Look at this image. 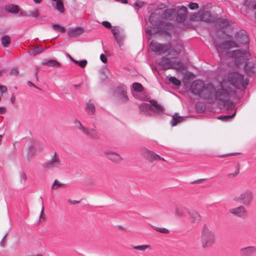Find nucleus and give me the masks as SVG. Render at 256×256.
I'll list each match as a JSON object with an SVG mask.
<instances>
[{
  "label": "nucleus",
  "mask_w": 256,
  "mask_h": 256,
  "mask_svg": "<svg viewBox=\"0 0 256 256\" xmlns=\"http://www.w3.org/2000/svg\"><path fill=\"white\" fill-rule=\"evenodd\" d=\"M169 81L172 83L174 85L179 86L181 84V82L180 80L174 76H170L168 78Z\"/></svg>",
  "instance_id": "4c0bfd02"
},
{
  "label": "nucleus",
  "mask_w": 256,
  "mask_h": 256,
  "mask_svg": "<svg viewBox=\"0 0 256 256\" xmlns=\"http://www.w3.org/2000/svg\"><path fill=\"white\" fill-rule=\"evenodd\" d=\"M150 248V246L148 244H144L142 246H134L133 247V248L135 250H140V251H144L146 249L148 248Z\"/></svg>",
  "instance_id": "ea45409f"
},
{
  "label": "nucleus",
  "mask_w": 256,
  "mask_h": 256,
  "mask_svg": "<svg viewBox=\"0 0 256 256\" xmlns=\"http://www.w3.org/2000/svg\"><path fill=\"white\" fill-rule=\"evenodd\" d=\"M146 32L148 34H150V35H152V34H153L152 30H146Z\"/></svg>",
  "instance_id": "0e129e2a"
},
{
  "label": "nucleus",
  "mask_w": 256,
  "mask_h": 256,
  "mask_svg": "<svg viewBox=\"0 0 256 256\" xmlns=\"http://www.w3.org/2000/svg\"><path fill=\"white\" fill-rule=\"evenodd\" d=\"M188 215L190 221L192 224H198L202 220L200 214L196 210H192L189 211Z\"/></svg>",
  "instance_id": "a211bd4d"
},
{
  "label": "nucleus",
  "mask_w": 256,
  "mask_h": 256,
  "mask_svg": "<svg viewBox=\"0 0 256 256\" xmlns=\"http://www.w3.org/2000/svg\"><path fill=\"white\" fill-rule=\"evenodd\" d=\"M152 228L155 230L160 233L168 234L170 232V230L164 228H158L155 226H153Z\"/></svg>",
  "instance_id": "f704fd0d"
},
{
  "label": "nucleus",
  "mask_w": 256,
  "mask_h": 256,
  "mask_svg": "<svg viewBox=\"0 0 256 256\" xmlns=\"http://www.w3.org/2000/svg\"><path fill=\"white\" fill-rule=\"evenodd\" d=\"M111 30L119 46H122L123 45L124 38V34L116 28H112Z\"/></svg>",
  "instance_id": "f3484780"
},
{
  "label": "nucleus",
  "mask_w": 256,
  "mask_h": 256,
  "mask_svg": "<svg viewBox=\"0 0 256 256\" xmlns=\"http://www.w3.org/2000/svg\"><path fill=\"white\" fill-rule=\"evenodd\" d=\"M84 32V30L82 28H76L70 29L68 30V34L70 38L77 37L81 35Z\"/></svg>",
  "instance_id": "aec40b11"
},
{
  "label": "nucleus",
  "mask_w": 256,
  "mask_h": 256,
  "mask_svg": "<svg viewBox=\"0 0 256 256\" xmlns=\"http://www.w3.org/2000/svg\"><path fill=\"white\" fill-rule=\"evenodd\" d=\"M68 56L70 59V60L71 61H72V62H74V63H75L76 64H77L78 63V61L74 60L70 55L68 54Z\"/></svg>",
  "instance_id": "4d7b16f0"
},
{
  "label": "nucleus",
  "mask_w": 256,
  "mask_h": 256,
  "mask_svg": "<svg viewBox=\"0 0 256 256\" xmlns=\"http://www.w3.org/2000/svg\"><path fill=\"white\" fill-rule=\"evenodd\" d=\"M240 256H254L256 255V246H248L242 248L240 250Z\"/></svg>",
  "instance_id": "dca6fc26"
},
{
  "label": "nucleus",
  "mask_w": 256,
  "mask_h": 256,
  "mask_svg": "<svg viewBox=\"0 0 256 256\" xmlns=\"http://www.w3.org/2000/svg\"><path fill=\"white\" fill-rule=\"evenodd\" d=\"M85 111L86 114L88 115H94L95 114L96 109L94 104L90 100L86 104V106L85 108Z\"/></svg>",
  "instance_id": "4be33fe9"
},
{
  "label": "nucleus",
  "mask_w": 256,
  "mask_h": 256,
  "mask_svg": "<svg viewBox=\"0 0 256 256\" xmlns=\"http://www.w3.org/2000/svg\"><path fill=\"white\" fill-rule=\"evenodd\" d=\"M171 69H176L178 70L181 71L184 70L186 66L182 62L176 61L173 62Z\"/></svg>",
  "instance_id": "393cba45"
},
{
  "label": "nucleus",
  "mask_w": 256,
  "mask_h": 256,
  "mask_svg": "<svg viewBox=\"0 0 256 256\" xmlns=\"http://www.w3.org/2000/svg\"><path fill=\"white\" fill-rule=\"evenodd\" d=\"M233 40H226L220 44H216V48L220 57L222 58L224 55L226 56L229 49L238 48L241 45L246 44L248 42V36L242 32L236 33Z\"/></svg>",
  "instance_id": "7ed1b4c3"
},
{
  "label": "nucleus",
  "mask_w": 256,
  "mask_h": 256,
  "mask_svg": "<svg viewBox=\"0 0 256 256\" xmlns=\"http://www.w3.org/2000/svg\"><path fill=\"white\" fill-rule=\"evenodd\" d=\"M74 86L76 89H78V88H80V84H76V85H74Z\"/></svg>",
  "instance_id": "69168bd1"
},
{
  "label": "nucleus",
  "mask_w": 256,
  "mask_h": 256,
  "mask_svg": "<svg viewBox=\"0 0 256 256\" xmlns=\"http://www.w3.org/2000/svg\"><path fill=\"white\" fill-rule=\"evenodd\" d=\"M240 154V152L230 153V154H228L224 155V156H236V155L239 154Z\"/></svg>",
  "instance_id": "13d9d810"
},
{
  "label": "nucleus",
  "mask_w": 256,
  "mask_h": 256,
  "mask_svg": "<svg viewBox=\"0 0 256 256\" xmlns=\"http://www.w3.org/2000/svg\"><path fill=\"white\" fill-rule=\"evenodd\" d=\"M41 212H40V222H43L44 220V218L43 216L44 214V205H43V202H42V201L41 202Z\"/></svg>",
  "instance_id": "37998d69"
},
{
  "label": "nucleus",
  "mask_w": 256,
  "mask_h": 256,
  "mask_svg": "<svg viewBox=\"0 0 256 256\" xmlns=\"http://www.w3.org/2000/svg\"><path fill=\"white\" fill-rule=\"evenodd\" d=\"M52 28L54 30L60 32L62 33H64L66 32V30L64 26H62L57 24H52Z\"/></svg>",
  "instance_id": "473e14b6"
},
{
  "label": "nucleus",
  "mask_w": 256,
  "mask_h": 256,
  "mask_svg": "<svg viewBox=\"0 0 256 256\" xmlns=\"http://www.w3.org/2000/svg\"><path fill=\"white\" fill-rule=\"evenodd\" d=\"M6 244V241L4 238H3L2 241L0 242V244L2 246H4Z\"/></svg>",
  "instance_id": "680f3d73"
},
{
  "label": "nucleus",
  "mask_w": 256,
  "mask_h": 256,
  "mask_svg": "<svg viewBox=\"0 0 256 256\" xmlns=\"http://www.w3.org/2000/svg\"><path fill=\"white\" fill-rule=\"evenodd\" d=\"M188 7L191 10H194V9L198 8V4L197 3L190 2L188 4Z\"/></svg>",
  "instance_id": "c03bdc74"
},
{
  "label": "nucleus",
  "mask_w": 256,
  "mask_h": 256,
  "mask_svg": "<svg viewBox=\"0 0 256 256\" xmlns=\"http://www.w3.org/2000/svg\"><path fill=\"white\" fill-rule=\"evenodd\" d=\"M171 46L169 44H162L156 41L152 40L150 42V48L154 52L159 54L167 52Z\"/></svg>",
  "instance_id": "f8f14e48"
},
{
  "label": "nucleus",
  "mask_w": 256,
  "mask_h": 256,
  "mask_svg": "<svg viewBox=\"0 0 256 256\" xmlns=\"http://www.w3.org/2000/svg\"><path fill=\"white\" fill-rule=\"evenodd\" d=\"M44 51V49H43L42 47H36L34 48L31 49L28 53L30 56H35L38 54H39Z\"/></svg>",
  "instance_id": "7c9ffc66"
},
{
  "label": "nucleus",
  "mask_w": 256,
  "mask_h": 256,
  "mask_svg": "<svg viewBox=\"0 0 256 256\" xmlns=\"http://www.w3.org/2000/svg\"><path fill=\"white\" fill-rule=\"evenodd\" d=\"M83 133L87 136H90L94 139L97 140L100 138L99 134L94 128H86Z\"/></svg>",
  "instance_id": "412c9836"
},
{
  "label": "nucleus",
  "mask_w": 256,
  "mask_h": 256,
  "mask_svg": "<svg viewBox=\"0 0 256 256\" xmlns=\"http://www.w3.org/2000/svg\"><path fill=\"white\" fill-rule=\"evenodd\" d=\"M68 202L70 204H78V203H79V202H80V201L76 200H68Z\"/></svg>",
  "instance_id": "6e6d98bb"
},
{
  "label": "nucleus",
  "mask_w": 256,
  "mask_h": 256,
  "mask_svg": "<svg viewBox=\"0 0 256 256\" xmlns=\"http://www.w3.org/2000/svg\"><path fill=\"white\" fill-rule=\"evenodd\" d=\"M30 15H32L35 18H38V10L36 8H35L32 12Z\"/></svg>",
  "instance_id": "09e8293b"
},
{
  "label": "nucleus",
  "mask_w": 256,
  "mask_h": 256,
  "mask_svg": "<svg viewBox=\"0 0 256 256\" xmlns=\"http://www.w3.org/2000/svg\"><path fill=\"white\" fill-rule=\"evenodd\" d=\"M28 84L30 86H34V85L32 82H28Z\"/></svg>",
  "instance_id": "774afa93"
},
{
  "label": "nucleus",
  "mask_w": 256,
  "mask_h": 256,
  "mask_svg": "<svg viewBox=\"0 0 256 256\" xmlns=\"http://www.w3.org/2000/svg\"><path fill=\"white\" fill-rule=\"evenodd\" d=\"M132 88L136 92H142L144 89L142 86L138 82H134L132 84Z\"/></svg>",
  "instance_id": "72a5a7b5"
},
{
  "label": "nucleus",
  "mask_w": 256,
  "mask_h": 256,
  "mask_svg": "<svg viewBox=\"0 0 256 256\" xmlns=\"http://www.w3.org/2000/svg\"><path fill=\"white\" fill-rule=\"evenodd\" d=\"M18 74V70L17 68H14L10 71V74L12 76H17Z\"/></svg>",
  "instance_id": "864d4df0"
},
{
  "label": "nucleus",
  "mask_w": 256,
  "mask_h": 256,
  "mask_svg": "<svg viewBox=\"0 0 256 256\" xmlns=\"http://www.w3.org/2000/svg\"><path fill=\"white\" fill-rule=\"evenodd\" d=\"M15 96L14 95H12L11 98H10V100L11 102H12V103H14V100H15Z\"/></svg>",
  "instance_id": "e2e57ef3"
},
{
  "label": "nucleus",
  "mask_w": 256,
  "mask_h": 256,
  "mask_svg": "<svg viewBox=\"0 0 256 256\" xmlns=\"http://www.w3.org/2000/svg\"><path fill=\"white\" fill-rule=\"evenodd\" d=\"M63 164L58 155L54 152L51 156L50 159L44 164V167L46 168H59L62 166Z\"/></svg>",
  "instance_id": "9b49d317"
},
{
  "label": "nucleus",
  "mask_w": 256,
  "mask_h": 256,
  "mask_svg": "<svg viewBox=\"0 0 256 256\" xmlns=\"http://www.w3.org/2000/svg\"><path fill=\"white\" fill-rule=\"evenodd\" d=\"M187 8L186 6H176L174 8L168 9L162 12V18H167L172 17V14L177 12L176 20L178 22H183L186 18Z\"/></svg>",
  "instance_id": "0eeeda50"
},
{
  "label": "nucleus",
  "mask_w": 256,
  "mask_h": 256,
  "mask_svg": "<svg viewBox=\"0 0 256 256\" xmlns=\"http://www.w3.org/2000/svg\"><path fill=\"white\" fill-rule=\"evenodd\" d=\"M254 199V195L252 192L247 188H241L239 189L234 198V200L239 202L244 206H250Z\"/></svg>",
  "instance_id": "423d86ee"
},
{
  "label": "nucleus",
  "mask_w": 256,
  "mask_h": 256,
  "mask_svg": "<svg viewBox=\"0 0 256 256\" xmlns=\"http://www.w3.org/2000/svg\"><path fill=\"white\" fill-rule=\"evenodd\" d=\"M116 1V2H120L122 4H126L128 3V0H115Z\"/></svg>",
  "instance_id": "052dcab7"
},
{
  "label": "nucleus",
  "mask_w": 256,
  "mask_h": 256,
  "mask_svg": "<svg viewBox=\"0 0 256 256\" xmlns=\"http://www.w3.org/2000/svg\"><path fill=\"white\" fill-rule=\"evenodd\" d=\"M223 80L228 82V86H230L232 91V95L234 92L232 86L238 88H244L249 82L247 78H244V75L235 72L229 74L228 79H224Z\"/></svg>",
  "instance_id": "39448f33"
},
{
  "label": "nucleus",
  "mask_w": 256,
  "mask_h": 256,
  "mask_svg": "<svg viewBox=\"0 0 256 256\" xmlns=\"http://www.w3.org/2000/svg\"><path fill=\"white\" fill-rule=\"evenodd\" d=\"M240 169L238 167H237L236 170V172L234 173H232L229 174V176L230 177H234L239 174Z\"/></svg>",
  "instance_id": "de8ad7c7"
},
{
  "label": "nucleus",
  "mask_w": 256,
  "mask_h": 256,
  "mask_svg": "<svg viewBox=\"0 0 256 256\" xmlns=\"http://www.w3.org/2000/svg\"><path fill=\"white\" fill-rule=\"evenodd\" d=\"M7 90V88L4 86H2L0 84V92L2 94L4 92H6Z\"/></svg>",
  "instance_id": "5fc2aeb1"
},
{
  "label": "nucleus",
  "mask_w": 256,
  "mask_h": 256,
  "mask_svg": "<svg viewBox=\"0 0 256 256\" xmlns=\"http://www.w3.org/2000/svg\"><path fill=\"white\" fill-rule=\"evenodd\" d=\"M62 185L63 184L60 182L58 181V180H55L54 182L52 188L54 190L57 189Z\"/></svg>",
  "instance_id": "a19ab883"
},
{
  "label": "nucleus",
  "mask_w": 256,
  "mask_h": 256,
  "mask_svg": "<svg viewBox=\"0 0 256 256\" xmlns=\"http://www.w3.org/2000/svg\"><path fill=\"white\" fill-rule=\"evenodd\" d=\"M56 8L58 10H59L60 12H64V7L62 2L61 0H58L56 2Z\"/></svg>",
  "instance_id": "c9c22d12"
},
{
  "label": "nucleus",
  "mask_w": 256,
  "mask_h": 256,
  "mask_svg": "<svg viewBox=\"0 0 256 256\" xmlns=\"http://www.w3.org/2000/svg\"><path fill=\"white\" fill-rule=\"evenodd\" d=\"M100 58L102 62H103L104 63H106L108 59L104 54H100Z\"/></svg>",
  "instance_id": "3c124183"
},
{
  "label": "nucleus",
  "mask_w": 256,
  "mask_h": 256,
  "mask_svg": "<svg viewBox=\"0 0 256 256\" xmlns=\"http://www.w3.org/2000/svg\"><path fill=\"white\" fill-rule=\"evenodd\" d=\"M116 94L120 102H126L128 100L126 94V87L124 85L120 86L116 88Z\"/></svg>",
  "instance_id": "ddd939ff"
},
{
  "label": "nucleus",
  "mask_w": 256,
  "mask_h": 256,
  "mask_svg": "<svg viewBox=\"0 0 256 256\" xmlns=\"http://www.w3.org/2000/svg\"><path fill=\"white\" fill-rule=\"evenodd\" d=\"M216 235L214 230L208 226L204 224L200 232V242L202 248L207 249L216 242Z\"/></svg>",
  "instance_id": "20e7f679"
},
{
  "label": "nucleus",
  "mask_w": 256,
  "mask_h": 256,
  "mask_svg": "<svg viewBox=\"0 0 256 256\" xmlns=\"http://www.w3.org/2000/svg\"><path fill=\"white\" fill-rule=\"evenodd\" d=\"M102 25L105 26L106 28H112L111 24L107 22V21H104L102 22Z\"/></svg>",
  "instance_id": "8fccbe9b"
},
{
  "label": "nucleus",
  "mask_w": 256,
  "mask_h": 256,
  "mask_svg": "<svg viewBox=\"0 0 256 256\" xmlns=\"http://www.w3.org/2000/svg\"><path fill=\"white\" fill-rule=\"evenodd\" d=\"M34 1L36 2V3H37V4H40L41 2L42 1V0H34Z\"/></svg>",
  "instance_id": "338daca9"
},
{
  "label": "nucleus",
  "mask_w": 256,
  "mask_h": 256,
  "mask_svg": "<svg viewBox=\"0 0 256 256\" xmlns=\"http://www.w3.org/2000/svg\"><path fill=\"white\" fill-rule=\"evenodd\" d=\"M160 12L152 13L149 18V21L152 26L157 27L160 31L167 32V30L172 29L174 26L170 24H164L160 20Z\"/></svg>",
  "instance_id": "6e6552de"
},
{
  "label": "nucleus",
  "mask_w": 256,
  "mask_h": 256,
  "mask_svg": "<svg viewBox=\"0 0 256 256\" xmlns=\"http://www.w3.org/2000/svg\"><path fill=\"white\" fill-rule=\"evenodd\" d=\"M6 112V108L4 107H0V114H4Z\"/></svg>",
  "instance_id": "bf43d9fd"
},
{
  "label": "nucleus",
  "mask_w": 256,
  "mask_h": 256,
  "mask_svg": "<svg viewBox=\"0 0 256 256\" xmlns=\"http://www.w3.org/2000/svg\"><path fill=\"white\" fill-rule=\"evenodd\" d=\"M42 64L54 68H58L60 66V64L59 62L53 60H49L46 62H43Z\"/></svg>",
  "instance_id": "cd10ccee"
},
{
  "label": "nucleus",
  "mask_w": 256,
  "mask_h": 256,
  "mask_svg": "<svg viewBox=\"0 0 256 256\" xmlns=\"http://www.w3.org/2000/svg\"><path fill=\"white\" fill-rule=\"evenodd\" d=\"M144 4V2L137 0L134 3V6H135L136 8L138 10Z\"/></svg>",
  "instance_id": "79ce46f5"
},
{
  "label": "nucleus",
  "mask_w": 256,
  "mask_h": 256,
  "mask_svg": "<svg viewBox=\"0 0 256 256\" xmlns=\"http://www.w3.org/2000/svg\"><path fill=\"white\" fill-rule=\"evenodd\" d=\"M235 114H236V112H234L230 116H220V117H218V119L221 120L222 118H224V119L230 118H233Z\"/></svg>",
  "instance_id": "603ef678"
},
{
  "label": "nucleus",
  "mask_w": 256,
  "mask_h": 256,
  "mask_svg": "<svg viewBox=\"0 0 256 256\" xmlns=\"http://www.w3.org/2000/svg\"><path fill=\"white\" fill-rule=\"evenodd\" d=\"M140 155L142 157L151 162L159 160L165 161V160L164 158H162L160 156L156 154L154 152L144 148H140Z\"/></svg>",
  "instance_id": "9d476101"
},
{
  "label": "nucleus",
  "mask_w": 256,
  "mask_h": 256,
  "mask_svg": "<svg viewBox=\"0 0 256 256\" xmlns=\"http://www.w3.org/2000/svg\"><path fill=\"white\" fill-rule=\"evenodd\" d=\"M160 64L164 70L171 69L173 62L167 58H163L160 60Z\"/></svg>",
  "instance_id": "b1692460"
},
{
  "label": "nucleus",
  "mask_w": 256,
  "mask_h": 256,
  "mask_svg": "<svg viewBox=\"0 0 256 256\" xmlns=\"http://www.w3.org/2000/svg\"><path fill=\"white\" fill-rule=\"evenodd\" d=\"M104 154L114 164H120L123 160L120 154L113 151L106 150Z\"/></svg>",
  "instance_id": "4468645a"
},
{
  "label": "nucleus",
  "mask_w": 256,
  "mask_h": 256,
  "mask_svg": "<svg viewBox=\"0 0 256 256\" xmlns=\"http://www.w3.org/2000/svg\"><path fill=\"white\" fill-rule=\"evenodd\" d=\"M74 125L76 129L80 130L82 132H84L86 128L83 126L82 123L78 120H76L74 121Z\"/></svg>",
  "instance_id": "e433bc0d"
},
{
  "label": "nucleus",
  "mask_w": 256,
  "mask_h": 256,
  "mask_svg": "<svg viewBox=\"0 0 256 256\" xmlns=\"http://www.w3.org/2000/svg\"><path fill=\"white\" fill-rule=\"evenodd\" d=\"M202 20L204 21H208L210 20V14L208 12H206L204 14V17L202 18Z\"/></svg>",
  "instance_id": "a18cd8bd"
},
{
  "label": "nucleus",
  "mask_w": 256,
  "mask_h": 256,
  "mask_svg": "<svg viewBox=\"0 0 256 256\" xmlns=\"http://www.w3.org/2000/svg\"><path fill=\"white\" fill-rule=\"evenodd\" d=\"M176 215L178 217L183 218L186 216V213L183 210L177 208L176 210Z\"/></svg>",
  "instance_id": "58836bf2"
},
{
  "label": "nucleus",
  "mask_w": 256,
  "mask_h": 256,
  "mask_svg": "<svg viewBox=\"0 0 256 256\" xmlns=\"http://www.w3.org/2000/svg\"><path fill=\"white\" fill-rule=\"evenodd\" d=\"M184 120V118L178 116L177 114H175L172 116L170 123L172 126H176L178 124L182 122Z\"/></svg>",
  "instance_id": "bb28decb"
},
{
  "label": "nucleus",
  "mask_w": 256,
  "mask_h": 256,
  "mask_svg": "<svg viewBox=\"0 0 256 256\" xmlns=\"http://www.w3.org/2000/svg\"><path fill=\"white\" fill-rule=\"evenodd\" d=\"M217 22L222 28L226 27L229 25V22L226 18H220L218 20Z\"/></svg>",
  "instance_id": "2f4dec72"
},
{
  "label": "nucleus",
  "mask_w": 256,
  "mask_h": 256,
  "mask_svg": "<svg viewBox=\"0 0 256 256\" xmlns=\"http://www.w3.org/2000/svg\"><path fill=\"white\" fill-rule=\"evenodd\" d=\"M228 212L232 216L239 218H246L248 216V211L242 204L229 208Z\"/></svg>",
  "instance_id": "1a4fd4ad"
},
{
  "label": "nucleus",
  "mask_w": 256,
  "mask_h": 256,
  "mask_svg": "<svg viewBox=\"0 0 256 256\" xmlns=\"http://www.w3.org/2000/svg\"><path fill=\"white\" fill-rule=\"evenodd\" d=\"M6 10L8 12L11 13H18V7L17 5L8 4L6 6Z\"/></svg>",
  "instance_id": "c85d7f7f"
},
{
  "label": "nucleus",
  "mask_w": 256,
  "mask_h": 256,
  "mask_svg": "<svg viewBox=\"0 0 256 256\" xmlns=\"http://www.w3.org/2000/svg\"><path fill=\"white\" fill-rule=\"evenodd\" d=\"M171 47L169 49V54L177 55L180 54L182 48V42L178 41L169 44Z\"/></svg>",
  "instance_id": "2eb2a0df"
},
{
  "label": "nucleus",
  "mask_w": 256,
  "mask_h": 256,
  "mask_svg": "<svg viewBox=\"0 0 256 256\" xmlns=\"http://www.w3.org/2000/svg\"><path fill=\"white\" fill-rule=\"evenodd\" d=\"M151 105L150 104L142 103L139 106L140 112L141 114H146L149 110H150Z\"/></svg>",
  "instance_id": "a878e982"
},
{
  "label": "nucleus",
  "mask_w": 256,
  "mask_h": 256,
  "mask_svg": "<svg viewBox=\"0 0 256 256\" xmlns=\"http://www.w3.org/2000/svg\"><path fill=\"white\" fill-rule=\"evenodd\" d=\"M228 58H234L236 65L238 68H244L248 76L256 74V62L252 60V55L248 50H230L226 54Z\"/></svg>",
  "instance_id": "f03ea898"
},
{
  "label": "nucleus",
  "mask_w": 256,
  "mask_h": 256,
  "mask_svg": "<svg viewBox=\"0 0 256 256\" xmlns=\"http://www.w3.org/2000/svg\"><path fill=\"white\" fill-rule=\"evenodd\" d=\"M1 41L4 46L7 48L11 43L10 37L8 35L4 36L2 38Z\"/></svg>",
  "instance_id": "c756f323"
},
{
  "label": "nucleus",
  "mask_w": 256,
  "mask_h": 256,
  "mask_svg": "<svg viewBox=\"0 0 256 256\" xmlns=\"http://www.w3.org/2000/svg\"><path fill=\"white\" fill-rule=\"evenodd\" d=\"M29 152L30 154L33 155L38 152L40 150V146L36 142H32L28 147Z\"/></svg>",
  "instance_id": "5701e85b"
},
{
  "label": "nucleus",
  "mask_w": 256,
  "mask_h": 256,
  "mask_svg": "<svg viewBox=\"0 0 256 256\" xmlns=\"http://www.w3.org/2000/svg\"><path fill=\"white\" fill-rule=\"evenodd\" d=\"M151 105L150 110L156 114H159L164 112V108L161 104L155 100H150V101Z\"/></svg>",
  "instance_id": "6ab92c4d"
},
{
  "label": "nucleus",
  "mask_w": 256,
  "mask_h": 256,
  "mask_svg": "<svg viewBox=\"0 0 256 256\" xmlns=\"http://www.w3.org/2000/svg\"><path fill=\"white\" fill-rule=\"evenodd\" d=\"M88 62L86 60H82L81 61H78V63L77 64H78V65L82 68H84L86 66Z\"/></svg>",
  "instance_id": "49530a36"
},
{
  "label": "nucleus",
  "mask_w": 256,
  "mask_h": 256,
  "mask_svg": "<svg viewBox=\"0 0 256 256\" xmlns=\"http://www.w3.org/2000/svg\"><path fill=\"white\" fill-rule=\"evenodd\" d=\"M228 82L222 80L220 85L216 88L212 84H204L201 80H194L192 84V92L199 95L202 98L210 102L219 100L225 102L229 100L232 91L229 86Z\"/></svg>",
  "instance_id": "f257e3e1"
}]
</instances>
